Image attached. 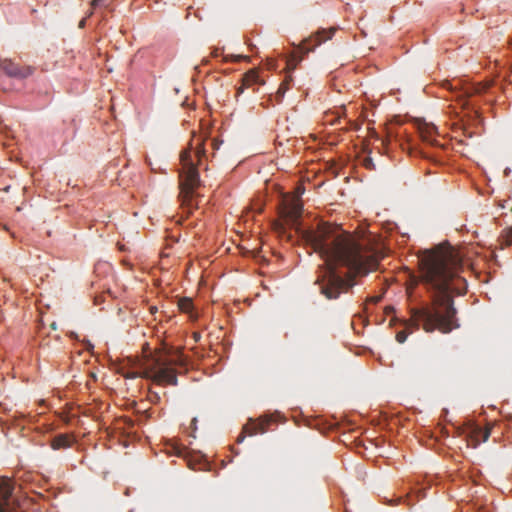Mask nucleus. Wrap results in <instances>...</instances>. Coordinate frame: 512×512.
I'll return each instance as SVG.
<instances>
[{"label": "nucleus", "mask_w": 512, "mask_h": 512, "mask_svg": "<svg viewBox=\"0 0 512 512\" xmlns=\"http://www.w3.org/2000/svg\"><path fill=\"white\" fill-rule=\"evenodd\" d=\"M307 242L325 261L326 271L321 280V293L329 300L337 299L341 293L353 286L352 278L344 279L336 272L345 267L355 276L376 270L380 254L364 240L357 239L340 225L319 224L315 230L305 233Z\"/></svg>", "instance_id": "1"}, {"label": "nucleus", "mask_w": 512, "mask_h": 512, "mask_svg": "<svg viewBox=\"0 0 512 512\" xmlns=\"http://www.w3.org/2000/svg\"><path fill=\"white\" fill-rule=\"evenodd\" d=\"M461 266L458 252L451 246L439 245L427 250L420 261L421 279L431 303L411 310V318L406 328L421 326L426 332L438 330L449 333L459 327L452 292L457 278V269Z\"/></svg>", "instance_id": "2"}, {"label": "nucleus", "mask_w": 512, "mask_h": 512, "mask_svg": "<svg viewBox=\"0 0 512 512\" xmlns=\"http://www.w3.org/2000/svg\"><path fill=\"white\" fill-rule=\"evenodd\" d=\"M187 359L180 350H173L166 345L155 348L154 353L144 355L141 371L127 377L150 379L159 385L176 386L178 384L176 367L184 368Z\"/></svg>", "instance_id": "3"}, {"label": "nucleus", "mask_w": 512, "mask_h": 512, "mask_svg": "<svg viewBox=\"0 0 512 512\" xmlns=\"http://www.w3.org/2000/svg\"><path fill=\"white\" fill-rule=\"evenodd\" d=\"M204 145L205 139L194 134L188 147L180 153V197L183 203L191 200L194 190L200 184L198 166H202L207 159Z\"/></svg>", "instance_id": "4"}, {"label": "nucleus", "mask_w": 512, "mask_h": 512, "mask_svg": "<svg viewBox=\"0 0 512 512\" xmlns=\"http://www.w3.org/2000/svg\"><path fill=\"white\" fill-rule=\"evenodd\" d=\"M335 32L334 28L329 30H321L318 31L315 35H312L306 39H304L294 50L289 58L287 59V68L289 70H294L298 63H300L303 57L309 52L313 51L315 47L320 45L322 42L331 39Z\"/></svg>", "instance_id": "5"}, {"label": "nucleus", "mask_w": 512, "mask_h": 512, "mask_svg": "<svg viewBox=\"0 0 512 512\" xmlns=\"http://www.w3.org/2000/svg\"><path fill=\"white\" fill-rule=\"evenodd\" d=\"M10 479H0V512H19L20 504Z\"/></svg>", "instance_id": "6"}, {"label": "nucleus", "mask_w": 512, "mask_h": 512, "mask_svg": "<svg viewBox=\"0 0 512 512\" xmlns=\"http://www.w3.org/2000/svg\"><path fill=\"white\" fill-rule=\"evenodd\" d=\"M1 70L9 77L24 79L35 72V67L30 65L21 66L9 59H4L0 62Z\"/></svg>", "instance_id": "7"}, {"label": "nucleus", "mask_w": 512, "mask_h": 512, "mask_svg": "<svg viewBox=\"0 0 512 512\" xmlns=\"http://www.w3.org/2000/svg\"><path fill=\"white\" fill-rule=\"evenodd\" d=\"M263 84L264 81L259 77L258 72L255 69H251L243 75L241 85L236 90V97H239L248 88Z\"/></svg>", "instance_id": "8"}, {"label": "nucleus", "mask_w": 512, "mask_h": 512, "mask_svg": "<svg viewBox=\"0 0 512 512\" xmlns=\"http://www.w3.org/2000/svg\"><path fill=\"white\" fill-rule=\"evenodd\" d=\"M272 423L271 417L263 416L260 417L257 421H254L252 419L249 420V422L244 426V431L248 433V435L253 436L256 434H262L265 433L269 427V425Z\"/></svg>", "instance_id": "9"}, {"label": "nucleus", "mask_w": 512, "mask_h": 512, "mask_svg": "<svg viewBox=\"0 0 512 512\" xmlns=\"http://www.w3.org/2000/svg\"><path fill=\"white\" fill-rule=\"evenodd\" d=\"M302 213V205L297 201H292L283 209V216L292 225H295Z\"/></svg>", "instance_id": "10"}, {"label": "nucleus", "mask_w": 512, "mask_h": 512, "mask_svg": "<svg viewBox=\"0 0 512 512\" xmlns=\"http://www.w3.org/2000/svg\"><path fill=\"white\" fill-rule=\"evenodd\" d=\"M75 442L73 435L70 434H58L50 443L53 450L67 449L70 448Z\"/></svg>", "instance_id": "11"}, {"label": "nucleus", "mask_w": 512, "mask_h": 512, "mask_svg": "<svg viewBox=\"0 0 512 512\" xmlns=\"http://www.w3.org/2000/svg\"><path fill=\"white\" fill-rule=\"evenodd\" d=\"M435 132L436 127L434 125L425 123L419 126V133L421 138L432 145H435L437 142L435 139H433V135L435 134Z\"/></svg>", "instance_id": "12"}, {"label": "nucleus", "mask_w": 512, "mask_h": 512, "mask_svg": "<svg viewBox=\"0 0 512 512\" xmlns=\"http://www.w3.org/2000/svg\"><path fill=\"white\" fill-rule=\"evenodd\" d=\"M178 307L180 311L190 314L193 310V302L190 298H180Z\"/></svg>", "instance_id": "13"}, {"label": "nucleus", "mask_w": 512, "mask_h": 512, "mask_svg": "<svg viewBox=\"0 0 512 512\" xmlns=\"http://www.w3.org/2000/svg\"><path fill=\"white\" fill-rule=\"evenodd\" d=\"M292 81L291 76H287L285 80L280 84L277 92H276V98L278 101L282 99L286 91L289 89L290 82Z\"/></svg>", "instance_id": "14"}, {"label": "nucleus", "mask_w": 512, "mask_h": 512, "mask_svg": "<svg viewBox=\"0 0 512 512\" xmlns=\"http://www.w3.org/2000/svg\"><path fill=\"white\" fill-rule=\"evenodd\" d=\"M500 238L502 245H512V225L502 231Z\"/></svg>", "instance_id": "15"}, {"label": "nucleus", "mask_w": 512, "mask_h": 512, "mask_svg": "<svg viewBox=\"0 0 512 512\" xmlns=\"http://www.w3.org/2000/svg\"><path fill=\"white\" fill-rule=\"evenodd\" d=\"M471 93L469 91H466L464 94H461L458 97V100L461 104V106L464 108L468 105V96L470 95Z\"/></svg>", "instance_id": "16"}, {"label": "nucleus", "mask_w": 512, "mask_h": 512, "mask_svg": "<svg viewBox=\"0 0 512 512\" xmlns=\"http://www.w3.org/2000/svg\"><path fill=\"white\" fill-rule=\"evenodd\" d=\"M247 57L241 55H227L223 57V61H240L241 59H246Z\"/></svg>", "instance_id": "17"}, {"label": "nucleus", "mask_w": 512, "mask_h": 512, "mask_svg": "<svg viewBox=\"0 0 512 512\" xmlns=\"http://www.w3.org/2000/svg\"><path fill=\"white\" fill-rule=\"evenodd\" d=\"M363 165L367 168V169H370V170H374L375 169V164L372 160L371 157L367 156L363 159Z\"/></svg>", "instance_id": "18"}, {"label": "nucleus", "mask_w": 512, "mask_h": 512, "mask_svg": "<svg viewBox=\"0 0 512 512\" xmlns=\"http://www.w3.org/2000/svg\"><path fill=\"white\" fill-rule=\"evenodd\" d=\"M407 336H408V333L406 332V330L399 331L396 334V340L399 343H404L406 341V339H407Z\"/></svg>", "instance_id": "19"}, {"label": "nucleus", "mask_w": 512, "mask_h": 512, "mask_svg": "<svg viewBox=\"0 0 512 512\" xmlns=\"http://www.w3.org/2000/svg\"><path fill=\"white\" fill-rule=\"evenodd\" d=\"M104 5V0H92L91 1V7L92 9L99 8Z\"/></svg>", "instance_id": "20"}, {"label": "nucleus", "mask_w": 512, "mask_h": 512, "mask_svg": "<svg viewBox=\"0 0 512 512\" xmlns=\"http://www.w3.org/2000/svg\"><path fill=\"white\" fill-rule=\"evenodd\" d=\"M245 434H248V433L243 430L242 433L237 437L238 443H241L245 439Z\"/></svg>", "instance_id": "21"}, {"label": "nucleus", "mask_w": 512, "mask_h": 512, "mask_svg": "<svg viewBox=\"0 0 512 512\" xmlns=\"http://www.w3.org/2000/svg\"><path fill=\"white\" fill-rule=\"evenodd\" d=\"M381 300V297L380 296H373V297H370L369 298V301L372 302V303H377Z\"/></svg>", "instance_id": "22"}, {"label": "nucleus", "mask_w": 512, "mask_h": 512, "mask_svg": "<svg viewBox=\"0 0 512 512\" xmlns=\"http://www.w3.org/2000/svg\"><path fill=\"white\" fill-rule=\"evenodd\" d=\"M221 55H222V52L220 51V49H214V51L212 52L213 57H219Z\"/></svg>", "instance_id": "23"}, {"label": "nucleus", "mask_w": 512, "mask_h": 512, "mask_svg": "<svg viewBox=\"0 0 512 512\" xmlns=\"http://www.w3.org/2000/svg\"><path fill=\"white\" fill-rule=\"evenodd\" d=\"M490 436V431L486 430L483 435V441H487Z\"/></svg>", "instance_id": "24"}, {"label": "nucleus", "mask_w": 512, "mask_h": 512, "mask_svg": "<svg viewBox=\"0 0 512 512\" xmlns=\"http://www.w3.org/2000/svg\"><path fill=\"white\" fill-rule=\"evenodd\" d=\"M85 23H86V18L82 19L80 22H79V27L80 28H83L85 26Z\"/></svg>", "instance_id": "25"}, {"label": "nucleus", "mask_w": 512, "mask_h": 512, "mask_svg": "<svg viewBox=\"0 0 512 512\" xmlns=\"http://www.w3.org/2000/svg\"><path fill=\"white\" fill-rule=\"evenodd\" d=\"M212 145H213V148H214V149H217V148H218V145H217V143H216L215 141H213V142H212Z\"/></svg>", "instance_id": "26"}, {"label": "nucleus", "mask_w": 512, "mask_h": 512, "mask_svg": "<svg viewBox=\"0 0 512 512\" xmlns=\"http://www.w3.org/2000/svg\"><path fill=\"white\" fill-rule=\"evenodd\" d=\"M196 422H197V419H196V418H193V419H192V421H191V424H192V425H195V424H196Z\"/></svg>", "instance_id": "27"}, {"label": "nucleus", "mask_w": 512, "mask_h": 512, "mask_svg": "<svg viewBox=\"0 0 512 512\" xmlns=\"http://www.w3.org/2000/svg\"><path fill=\"white\" fill-rule=\"evenodd\" d=\"M391 310H393V308H392V307H388V308H387V313H388V312H391Z\"/></svg>", "instance_id": "28"}, {"label": "nucleus", "mask_w": 512, "mask_h": 512, "mask_svg": "<svg viewBox=\"0 0 512 512\" xmlns=\"http://www.w3.org/2000/svg\"><path fill=\"white\" fill-rule=\"evenodd\" d=\"M509 47L512 50V40L509 42Z\"/></svg>", "instance_id": "29"}, {"label": "nucleus", "mask_w": 512, "mask_h": 512, "mask_svg": "<svg viewBox=\"0 0 512 512\" xmlns=\"http://www.w3.org/2000/svg\"><path fill=\"white\" fill-rule=\"evenodd\" d=\"M93 14V10H91L88 14V17H90Z\"/></svg>", "instance_id": "30"}]
</instances>
